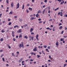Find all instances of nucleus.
Listing matches in <instances>:
<instances>
[{"label": "nucleus", "instance_id": "1", "mask_svg": "<svg viewBox=\"0 0 67 67\" xmlns=\"http://www.w3.org/2000/svg\"><path fill=\"white\" fill-rule=\"evenodd\" d=\"M16 9H18L19 8V7H20V4H19V3H18L16 5Z\"/></svg>", "mask_w": 67, "mask_h": 67}, {"label": "nucleus", "instance_id": "2", "mask_svg": "<svg viewBox=\"0 0 67 67\" xmlns=\"http://www.w3.org/2000/svg\"><path fill=\"white\" fill-rule=\"evenodd\" d=\"M37 47H36L34 48L33 49V51L34 52H36V51H37Z\"/></svg>", "mask_w": 67, "mask_h": 67}, {"label": "nucleus", "instance_id": "3", "mask_svg": "<svg viewBox=\"0 0 67 67\" xmlns=\"http://www.w3.org/2000/svg\"><path fill=\"white\" fill-rule=\"evenodd\" d=\"M21 31H22V30L21 29H20L18 31H17V33H21L22 32H21Z\"/></svg>", "mask_w": 67, "mask_h": 67}, {"label": "nucleus", "instance_id": "4", "mask_svg": "<svg viewBox=\"0 0 67 67\" xmlns=\"http://www.w3.org/2000/svg\"><path fill=\"white\" fill-rule=\"evenodd\" d=\"M11 6L12 8L13 7V3L12 2L11 4Z\"/></svg>", "mask_w": 67, "mask_h": 67}, {"label": "nucleus", "instance_id": "5", "mask_svg": "<svg viewBox=\"0 0 67 67\" xmlns=\"http://www.w3.org/2000/svg\"><path fill=\"white\" fill-rule=\"evenodd\" d=\"M33 31V29L31 28L30 30V32H32V31Z\"/></svg>", "mask_w": 67, "mask_h": 67}, {"label": "nucleus", "instance_id": "6", "mask_svg": "<svg viewBox=\"0 0 67 67\" xmlns=\"http://www.w3.org/2000/svg\"><path fill=\"white\" fill-rule=\"evenodd\" d=\"M13 11L10 12L9 13V14H13Z\"/></svg>", "mask_w": 67, "mask_h": 67}, {"label": "nucleus", "instance_id": "7", "mask_svg": "<svg viewBox=\"0 0 67 67\" xmlns=\"http://www.w3.org/2000/svg\"><path fill=\"white\" fill-rule=\"evenodd\" d=\"M35 19V18L31 17L30 19V20H32L33 19Z\"/></svg>", "mask_w": 67, "mask_h": 67}, {"label": "nucleus", "instance_id": "8", "mask_svg": "<svg viewBox=\"0 0 67 67\" xmlns=\"http://www.w3.org/2000/svg\"><path fill=\"white\" fill-rule=\"evenodd\" d=\"M25 38H26V39H27L28 38V37L26 36H24Z\"/></svg>", "mask_w": 67, "mask_h": 67}, {"label": "nucleus", "instance_id": "9", "mask_svg": "<svg viewBox=\"0 0 67 67\" xmlns=\"http://www.w3.org/2000/svg\"><path fill=\"white\" fill-rule=\"evenodd\" d=\"M64 40V38H62L61 39L60 41H63Z\"/></svg>", "mask_w": 67, "mask_h": 67}, {"label": "nucleus", "instance_id": "10", "mask_svg": "<svg viewBox=\"0 0 67 67\" xmlns=\"http://www.w3.org/2000/svg\"><path fill=\"white\" fill-rule=\"evenodd\" d=\"M19 47L20 48H21V44H20L19 45Z\"/></svg>", "mask_w": 67, "mask_h": 67}, {"label": "nucleus", "instance_id": "11", "mask_svg": "<svg viewBox=\"0 0 67 67\" xmlns=\"http://www.w3.org/2000/svg\"><path fill=\"white\" fill-rule=\"evenodd\" d=\"M62 28H63V26H60L59 28V30H62Z\"/></svg>", "mask_w": 67, "mask_h": 67}, {"label": "nucleus", "instance_id": "12", "mask_svg": "<svg viewBox=\"0 0 67 67\" xmlns=\"http://www.w3.org/2000/svg\"><path fill=\"white\" fill-rule=\"evenodd\" d=\"M56 45L58 46V42H57L56 43Z\"/></svg>", "mask_w": 67, "mask_h": 67}, {"label": "nucleus", "instance_id": "13", "mask_svg": "<svg viewBox=\"0 0 67 67\" xmlns=\"http://www.w3.org/2000/svg\"><path fill=\"white\" fill-rule=\"evenodd\" d=\"M64 3V2L63 1V2H61L60 4H63Z\"/></svg>", "mask_w": 67, "mask_h": 67}, {"label": "nucleus", "instance_id": "14", "mask_svg": "<svg viewBox=\"0 0 67 67\" xmlns=\"http://www.w3.org/2000/svg\"><path fill=\"white\" fill-rule=\"evenodd\" d=\"M41 11L40 10H39L38 11V13H37V14H38V13H41Z\"/></svg>", "mask_w": 67, "mask_h": 67}, {"label": "nucleus", "instance_id": "15", "mask_svg": "<svg viewBox=\"0 0 67 67\" xmlns=\"http://www.w3.org/2000/svg\"><path fill=\"white\" fill-rule=\"evenodd\" d=\"M7 45L8 46V47L9 48H11V47H10V46H9V44H7Z\"/></svg>", "mask_w": 67, "mask_h": 67}, {"label": "nucleus", "instance_id": "16", "mask_svg": "<svg viewBox=\"0 0 67 67\" xmlns=\"http://www.w3.org/2000/svg\"><path fill=\"white\" fill-rule=\"evenodd\" d=\"M19 37L20 38H22V35H20L19 36Z\"/></svg>", "mask_w": 67, "mask_h": 67}, {"label": "nucleus", "instance_id": "17", "mask_svg": "<svg viewBox=\"0 0 67 67\" xmlns=\"http://www.w3.org/2000/svg\"><path fill=\"white\" fill-rule=\"evenodd\" d=\"M12 55L13 56H15V55H14V54L13 53H12Z\"/></svg>", "mask_w": 67, "mask_h": 67}, {"label": "nucleus", "instance_id": "18", "mask_svg": "<svg viewBox=\"0 0 67 67\" xmlns=\"http://www.w3.org/2000/svg\"><path fill=\"white\" fill-rule=\"evenodd\" d=\"M27 24H25V25H24L23 26H24V27H26V26H27Z\"/></svg>", "mask_w": 67, "mask_h": 67}, {"label": "nucleus", "instance_id": "19", "mask_svg": "<svg viewBox=\"0 0 67 67\" xmlns=\"http://www.w3.org/2000/svg\"><path fill=\"white\" fill-rule=\"evenodd\" d=\"M24 5L23 4L22 6V9H24Z\"/></svg>", "mask_w": 67, "mask_h": 67}, {"label": "nucleus", "instance_id": "20", "mask_svg": "<svg viewBox=\"0 0 67 67\" xmlns=\"http://www.w3.org/2000/svg\"><path fill=\"white\" fill-rule=\"evenodd\" d=\"M23 60V58H22L20 59L19 60V62H21V61H22Z\"/></svg>", "mask_w": 67, "mask_h": 67}, {"label": "nucleus", "instance_id": "21", "mask_svg": "<svg viewBox=\"0 0 67 67\" xmlns=\"http://www.w3.org/2000/svg\"><path fill=\"white\" fill-rule=\"evenodd\" d=\"M6 2H7V3L8 4L9 3V0H6Z\"/></svg>", "mask_w": 67, "mask_h": 67}, {"label": "nucleus", "instance_id": "22", "mask_svg": "<svg viewBox=\"0 0 67 67\" xmlns=\"http://www.w3.org/2000/svg\"><path fill=\"white\" fill-rule=\"evenodd\" d=\"M11 24V23L10 22L8 24L9 25H10Z\"/></svg>", "mask_w": 67, "mask_h": 67}, {"label": "nucleus", "instance_id": "23", "mask_svg": "<svg viewBox=\"0 0 67 67\" xmlns=\"http://www.w3.org/2000/svg\"><path fill=\"white\" fill-rule=\"evenodd\" d=\"M45 10H44L42 12V14H44V12H45Z\"/></svg>", "mask_w": 67, "mask_h": 67}, {"label": "nucleus", "instance_id": "24", "mask_svg": "<svg viewBox=\"0 0 67 67\" xmlns=\"http://www.w3.org/2000/svg\"><path fill=\"white\" fill-rule=\"evenodd\" d=\"M41 57V56L39 55H37V58H39V57Z\"/></svg>", "mask_w": 67, "mask_h": 67}, {"label": "nucleus", "instance_id": "25", "mask_svg": "<svg viewBox=\"0 0 67 67\" xmlns=\"http://www.w3.org/2000/svg\"><path fill=\"white\" fill-rule=\"evenodd\" d=\"M48 49H51V48L49 46H48Z\"/></svg>", "mask_w": 67, "mask_h": 67}, {"label": "nucleus", "instance_id": "26", "mask_svg": "<svg viewBox=\"0 0 67 67\" xmlns=\"http://www.w3.org/2000/svg\"><path fill=\"white\" fill-rule=\"evenodd\" d=\"M29 10H30L32 11V9L31 8H29Z\"/></svg>", "mask_w": 67, "mask_h": 67}, {"label": "nucleus", "instance_id": "27", "mask_svg": "<svg viewBox=\"0 0 67 67\" xmlns=\"http://www.w3.org/2000/svg\"><path fill=\"white\" fill-rule=\"evenodd\" d=\"M58 9H59V8H57L55 9L54 11H56L57 10H58Z\"/></svg>", "mask_w": 67, "mask_h": 67}, {"label": "nucleus", "instance_id": "28", "mask_svg": "<svg viewBox=\"0 0 67 67\" xmlns=\"http://www.w3.org/2000/svg\"><path fill=\"white\" fill-rule=\"evenodd\" d=\"M43 47H44V48H46V47H47V46H43Z\"/></svg>", "mask_w": 67, "mask_h": 67}, {"label": "nucleus", "instance_id": "29", "mask_svg": "<svg viewBox=\"0 0 67 67\" xmlns=\"http://www.w3.org/2000/svg\"><path fill=\"white\" fill-rule=\"evenodd\" d=\"M67 65V64H64V67H66V66Z\"/></svg>", "mask_w": 67, "mask_h": 67}, {"label": "nucleus", "instance_id": "30", "mask_svg": "<svg viewBox=\"0 0 67 67\" xmlns=\"http://www.w3.org/2000/svg\"><path fill=\"white\" fill-rule=\"evenodd\" d=\"M38 37V35H37L36 36V38H37Z\"/></svg>", "mask_w": 67, "mask_h": 67}, {"label": "nucleus", "instance_id": "31", "mask_svg": "<svg viewBox=\"0 0 67 67\" xmlns=\"http://www.w3.org/2000/svg\"><path fill=\"white\" fill-rule=\"evenodd\" d=\"M34 59H31L30 60V62H33V61H34Z\"/></svg>", "mask_w": 67, "mask_h": 67}, {"label": "nucleus", "instance_id": "32", "mask_svg": "<svg viewBox=\"0 0 67 67\" xmlns=\"http://www.w3.org/2000/svg\"><path fill=\"white\" fill-rule=\"evenodd\" d=\"M19 21H20V22H22V20L21 19H20Z\"/></svg>", "mask_w": 67, "mask_h": 67}, {"label": "nucleus", "instance_id": "33", "mask_svg": "<svg viewBox=\"0 0 67 67\" xmlns=\"http://www.w3.org/2000/svg\"><path fill=\"white\" fill-rule=\"evenodd\" d=\"M3 38H1V40H0V41H3Z\"/></svg>", "mask_w": 67, "mask_h": 67}, {"label": "nucleus", "instance_id": "34", "mask_svg": "<svg viewBox=\"0 0 67 67\" xmlns=\"http://www.w3.org/2000/svg\"><path fill=\"white\" fill-rule=\"evenodd\" d=\"M62 25V24L61 23H60L59 24V26H60V25Z\"/></svg>", "mask_w": 67, "mask_h": 67}, {"label": "nucleus", "instance_id": "35", "mask_svg": "<svg viewBox=\"0 0 67 67\" xmlns=\"http://www.w3.org/2000/svg\"><path fill=\"white\" fill-rule=\"evenodd\" d=\"M21 47L23 48H24V46L23 45H21Z\"/></svg>", "mask_w": 67, "mask_h": 67}, {"label": "nucleus", "instance_id": "36", "mask_svg": "<svg viewBox=\"0 0 67 67\" xmlns=\"http://www.w3.org/2000/svg\"><path fill=\"white\" fill-rule=\"evenodd\" d=\"M31 38L32 40H33V39H34L33 37H31Z\"/></svg>", "mask_w": 67, "mask_h": 67}, {"label": "nucleus", "instance_id": "37", "mask_svg": "<svg viewBox=\"0 0 67 67\" xmlns=\"http://www.w3.org/2000/svg\"><path fill=\"white\" fill-rule=\"evenodd\" d=\"M2 33H4V31H3V30H2Z\"/></svg>", "mask_w": 67, "mask_h": 67}, {"label": "nucleus", "instance_id": "38", "mask_svg": "<svg viewBox=\"0 0 67 67\" xmlns=\"http://www.w3.org/2000/svg\"><path fill=\"white\" fill-rule=\"evenodd\" d=\"M36 17H38V14H37L36 15Z\"/></svg>", "mask_w": 67, "mask_h": 67}, {"label": "nucleus", "instance_id": "39", "mask_svg": "<svg viewBox=\"0 0 67 67\" xmlns=\"http://www.w3.org/2000/svg\"><path fill=\"white\" fill-rule=\"evenodd\" d=\"M30 6V4H28L27 5V6Z\"/></svg>", "mask_w": 67, "mask_h": 67}, {"label": "nucleus", "instance_id": "40", "mask_svg": "<svg viewBox=\"0 0 67 67\" xmlns=\"http://www.w3.org/2000/svg\"><path fill=\"white\" fill-rule=\"evenodd\" d=\"M2 59H3V62H5V61H4V58H2Z\"/></svg>", "mask_w": 67, "mask_h": 67}, {"label": "nucleus", "instance_id": "41", "mask_svg": "<svg viewBox=\"0 0 67 67\" xmlns=\"http://www.w3.org/2000/svg\"><path fill=\"white\" fill-rule=\"evenodd\" d=\"M58 1H59V2H61V0H57Z\"/></svg>", "mask_w": 67, "mask_h": 67}, {"label": "nucleus", "instance_id": "42", "mask_svg": "<svg viewBox=\"0 0 67 67\" xmlns=\"http://www.w3.org/2000/svg\"><path fill=\"white\" fill-rule=\"evenodd\" d=\"M26 11L27 12V13H29V10H26Z\"/></svg>", "mask_w": 67, "mask_h": 67}, {"label": "nucleus", "instance_id": "43", "mask_svg": "<svg viewBox=\"0 0 67 67\" xmlns=\"http://www.w3.org/2000/svg\"><path fill=\"white\" fill-rule=\"evenodd\" d=\"M44 2L46 3V2H47V0H44Z\"/></svg>", "mask_w": 67, "mask_h": 67}, {"label": "nucleus", "instance_id": "44", "mask_svg": "<svg viewBox=\"0 0 67 67\" xmlns=\"http://www.w3.org/2000/svg\"><path fill=\"white\" fill-rule=\"evenodd\" d=\"M13 40L14 41H15V38H13Z\"/></svg>", "mask_w": 67, "mask_h": 67}, {"label": "nucleus", "instance_id": "45", "mask_svg": "<svg viewBox=\"0 0 67 67\" xmlns=\"http://www.w3.org/2000/svg\"><path fill=\"white\" fill-rule=\"evenodd\" d=\"M64 31H62L61 32V34H63V33Z\"/></svg>", "mask_w": 67, "mask_h": 67}, {"label": "nucleus", "instance_id": "46", "mask_svg": "<svg viewBox=\"0 0 67 67\" xmlns=\"http://www.w3.org/2000/svg\"><path fill=\"white\" fill-rule=\"evenodd\" d=\"M0 52H3V50H1L0 51Z\"/></svg>", "mask_w": 67, "mask_h": 67}, {"label": "nucleus", "instance_id": "47", "mask_svg": "<svg viewBox=\"0 0 67 67\" xmlns=\"http://www.w3.org/2000/svg\"><path fill=\"white\" fill-rule=\"evenodd\" d=\"M12 36L13 37H14V34H12Z\"/></svg>", "mask_w": 67, "mask_h": 67}, {"label": "nucleus", "instance_id": "48", "mask_svg": "<svg viewBox=\"0 0 67 67\" xmlns=\"http://www.w3.org/2000/svg\"><path fill=\"white\" fill-rule=\"evenodd\" d=\"M31 55H34V53L33 52H32L31 53Z\"/></svg>", "mask_w": 67, "mask_h": 67}, {"label": "nucleus", "instance_id": "49", "mask_svg": "<svg viewBox=\"0 0 67 67\" xmlns=\"http://www.w3.org/2000/svg\"><path fill=\"white\" fill-rule=\"evenodd\" d=\"M2 15V14H0V18H1Z\"/></svg>", "mask_w": 67, "mask_h": 67}, {"label": "nucleus", "instance_id": "50", "mask_svg": "<svg viewBox=\"0 0 67 67\" xmlns=\"http://www.w3.org/2000/svg\"><path fill=\"white\" fill-rule=\"evenodd\" d=\"M63 37L64 38H66V37H67V36H63Z\"/></svg>", "mask_w": 67, "mask_h": 67}, {"label": "nucleus", "instance_id": "51", "mask_svg": "<svg viewBox=\"0 0 67 67\" xmlns=\"http://www.w3.org/2000/svg\"><path fill=\"white\" fill-rule=\"evenodd\" d=\"M48 8L49 10V9H50L51 8L50 7H48Z\"/></svg>", "mask_w": 67, "mask_h": 67}, {"label": "nucleus", "instance_id": "52", "mask_svg": "<svg viewBox=\"0 0 67 67\" xmlns=\"http://www.w3.org/2000/svg\"><path fill=\"white\" fill-rule=\"evenodd\" d=\"M29 37L30 38H31V37H31V36H29Z\"/></svg>", "mask_w": 67, "mask_h": 67}, {"label": "nucleus", "instance_id": "53", "mask_svg": "<svg viewBox=\"0 0 67 67\" xmlns=\"http://www.w3.org/2000/svg\"><path fill=\"white\" fill-rule=\"evenodd\" d=\"M52 21V19H51L50 20H49V21Z\"/></svg>", "mask_w": 67, "mask_h": 67}, {"label": "nucleus", "instance_id": "54", "mask_svg": "<svg viewBox=\"0 0 67 67\" xmlns=\"http://www.w3.org/2000/svg\"><path fill=\"white\" fill-rule=\"evenodd\" d=\"M65 16V17H67V14H65L64 15Z\"/></svg>", "mask_w": 67, "mask_h": 67}, {"label": "nucleus", "instance_id": "55", "mask_svg": "<svg viewBox=\"0 0 67 67\" xmlns=\"http://www.w3.org/2000/svg\"><path fill=\"white\" fill-rule=\"evenodd\" d=\"M23 45V42H21V45Z\"/></svg>", "mask_w": 67, "mask_h": 67}, {"label": "nucleus", "instance_id": "56", "mask_svg": "<svg viewBox=\"0 0 67 67\" xmlns=\"http://www.w3.org/2000/svg\"><path fill=\"white\" fill-rule=\"evenodd\" d=\"M14 28H16V25L14 26Z\"/></svg>", "mask_w": 67, "mask_h": 67}, {"label": "nucleus", "instance_id": "57", "mask_svg": "<svg viewBox=\"0 0 67 67\" xmlns=\"http://www.w3.org/2000/svg\"><path fill=\"white\" fill-rule=\"evenodd\" d=\"M39 21H41V19H38Z\"/></svg>", "mask_w": 67, "mask_h": 67}, {"label": "nucleus", "instance_id": "58", "mask_svg": "<svg viewBox=\"0 0 67 67\" xmlns=\"http://www.w3.org/2000/svg\"><path fill=\"white\" fill-rule=\"evenodd\" d=\"M46 29H47V30H49V27H47L46 28Z\"/></svg>", "mask_w": 67, "mask_h": 67}, {"label": "nucleus", "instance_id": "59", "mask_svg": "<svg viewBox=\"0 0 67 67\" xmlns=\"http://www.w3.org/2000/svg\"><path fill=\"white\" fill-rule=\"evenodd\" d=\"M10 20H11L10 19H8V21H10Z\"/></svg>", "mask_w": 67, "mask_h": 67}, {"label": "nucleus", "instance_id": "60", "mask_svg": "<svg viewBox=\"0 0 67 67\" xmlns=\"http://www.w3.org/2000/svg\"><path fill=\"white\" fill-rule=\"evenodd\" d=\"M50 12H51L50 11V10H49L48 11V13H50Z\"/></svg>", "mask_w": 67, "mask_h": 67}, {"label": "nucleus", "instance_id": "61", "mask_svg": "<svg viewBox=\"0 0 67 67\" xmlns=\"http://www.w3.org/2000/svg\"><path fill=\"white\" fill-rule=\"evenodd\" d=\"M49 58H51V55H49Z\"/></svg>", "mask_w": 67, "mask_h": 67}, {"label": "nucleus", "instance_id": "62", "mask_svg": "<svg viewBox=\"0 0 67 67\" xmlns=\"http://www.w3.org/2000/svg\"><path fill=\"white\" fill-rule=\"evenodd\" d=\"M34 33L33 32H32L31 33V34H34Z\"/></svg>", "mask_w": 67, "mask_h": 67}, {"label": "nucleus", "instance_id": "63", "mask_svg": "<svg viewBox=\"0 0 67 67\" xmlns=\"http://www.w3.org/2000/svg\"><path fill=\"white\" fill-rule=\"evenodd\" d=\"M16 53H17V54H18H18H19V52H16Z\"/></svg>", "mask_w": 67, "mask_h": 67}, {"label": "nucleus", "instance_id": "64", "mask_svg": "<svg viewBox=\"0 0 67 67\" xmlns=\"http://www.w3.org/2000/svg\"><path fill=\"white\" fill-rule=\"evenodd\" d=\"M12 34H14V32L13 31L12 32Z\"/></svg>", "mask_w": 67, "mask_h": 67}]
</instances>
